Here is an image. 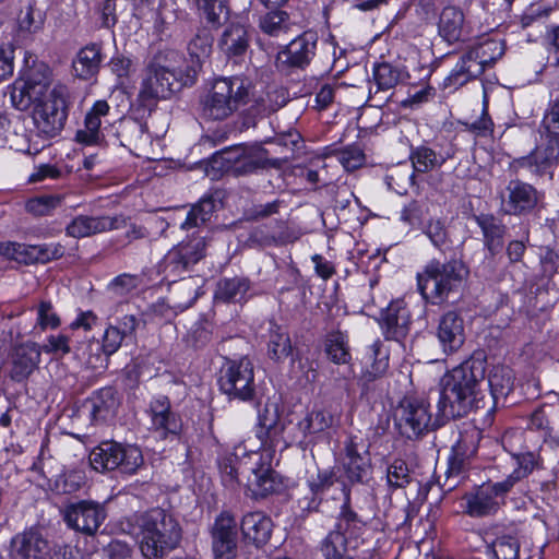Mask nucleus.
<instances>
[{"label": "nucleus", "instance_id": "obj_1", "mask_svg": "<svg viewBox=\"0 0 559 559\" xmlns=\"http://www.w3.org/2000/svg\"><path fill=\"white\" fill-rule=\"evenodd\" d=\"M484 361L472 359L448 371L440 379L437 414L424 396H405L397 405L394 418L400 432L408 439L416 438L444 424L450 418L463 417L484 407Z\"/></svg>", "mask_w": 559, "mask_h": 559}, {"label": "nucleus", "instance_id": "obj_2", "mask_svg": "<svg viewBox=\"0 0 559 559\" xmlns=\"http://www.w3.org/2000/svg\"><path fill=\"white\" fill-rule=\"evenodd\" d=\"M262 447V440L246 438L234 447L231 453L219 456L218 469L225 486L233 487L237 484L239 467L251 463L246 486L253 497L262 498L284 489L283 478L271 468L272 453L275 450Z\"/></svg>", "mask_w": 559, "mask_h": 559}, {"label": "nucleus", "instance_id": "obj_3", "mask_svg": "<svg viewBox=\"0 0 559 559\" xmlns=\"http://www.w3.org/2000/svg\"><path fill=\"white\" fill-rule=\"evenodd\" d=\"M139 540L140 550L146 559H159L173 550L181 538L176 520L162 509H153L136 519L132 532Z\"/></svg>", "mask_w": 559, "mask_h": 559}, {"label": "nucleus", "instance_id": "obj_4", "mask_svg": "<svg viewBox=\"0 0 559 559\" xmlns=\"http://www.w3.org/2000/svg\"><path fill=\"white\" fill-rule=\"evenodd\" d=\"M182 56L173 49L156 52L146 66L139 98L144 105L169 98L181 87L179 73Z\"/></svg>", "mask_w": 559, "mask_h": 559}, {"label": "nucleus", "instance_id": "obj_5", "mask_svg": "<svg viewBox=\"0 0 559 559\" xmlns=\"http://www.w3.org/2000/svg\"><path fill=\"white\" fill-rule=\"evenodd\" d=\"M71 105L69 88L61 83L49 85L44 90V96L35 98L33 120L38 131L52 138L62 129L68 118Z\"/></svg>", "mask_w": 559, "mask_h": 559}, {"label": "nucleus", "instance_id": "obj_6", "mask_svg": "<svg viewBox=\"0 0 559 559\" xmlns=\"http://www.w3.org/2000/svg\"><path fill=\"white\" fill-rule=\"evenodd\" d=\"M466 275L462 263L431 261L417 275L418 289L432 304L444 301L451 292L459 289Z\"/></svg>", "mask_w": 559, "mask_h": 559}, {"label": "nucleus", "instance_id": "obj_7", "mask_svg": "<svg viewBox=\"0 0 559 559\" xmlns=\"http://www.w3.org/2000/svg\"><path fill=\"white\" fill-rule=\"evenodd\" d=\"M248 91L243 82L235 79H218L203 100V112L214 120H222L247 103Z\"/></svg>", "mask_w": 559, "mask_h": 559}, {"label": "nucleus", "instance_id": "obj_8", "mask_svg": "<svg viewBox=\"0 0 559 559\" xmlns=\"http://www.w3.org/2000/svg\"><path fill=\"white\" fill-rule=\"evenodd\" d=\"M511 481L485 483L463 496L464 512L472 518L496 514L506 503Z\"/></svg>", "mask_w": 559, "mask_h": 559}, {"label": "nucleus", "instance_id": "obj_9", "mask_svg": "<svg viewBox=\"0 0 559 559\" xmlns=\"http://www.w3.org/2000/svg\"><path fill=\"white\" fill-rule=\"evenodd\" d=\"M222 392L231 399L251 401L255 385L253 367L248 359L229 361L221 371L218 380Z\"/></svg>", "mask_w": 559, "mask_h": 559}, {"label": "nucleus", "instance_id": "obj_10", "mask_svg": "<svg viewBox=\"0 0 559 559\" xmlns=\"http://www.w3.org/2000/svg\"><path fill=\"white\" fill-rule=\"evenodd\" d=\"M338 418L324 406H314L297 425V433L290 442L297 443L302 450L312 447L323 433L336 427Z\"/></svg>", "mask_w": 559, "mask_h": 559}, {"label": "nucleus", "instance_id": "obj_11", "mask_svg": "<svg viewBox=\"0 0 559 559\" xmlns=\"http://www.w3.org/2000/svg\"><path fill=\"white\" fill-rule=\"evenodd\" d=\"M105 518L106 512L104 508L93 501L71 503L63 510V519L67 525L87 535L94 534Z\"/></svg>", "mask_w": 559, "mask_h": 559}, {"label": "nucleus", "instance_id": "obj_12", "mask_svg": "<svg viewBox=\"0 0 559 559\" xmlns=\"http://www.w3.org/2000/svg\"><path fill=\"white\" fill-rule=\"evenodd\" d=\"M50 84V70L46 66L36 69L28 81H15L11 91L10 99L12 106L19 110H25L35 98L44 96V90Z\"/></svg>", "mask_w": 559, "mask_h": 559}, {"label": "nucleus", "instance_id": "obj_13", "mask_svg": "<svg viewBox=\"0 0 559 559\" xmlns=\"http://www.w3.org/2000/svg\"><path fill=\"white\" fill-rule=\"evenodd\" d=\"M559 157V138L549 131L545 140L538 144L535 151L515 162V167L526 168L533 174L542 175L550 173Z\"/></svg>", "mask_w": 559, "mask_h": 559}, {"label": "nucleus", "instance_id": "obj_14", "mask_svg": "<svg viewBox=\"0 0 559 559\" xmlns=\"http://www.w3.org/2000/svg\"><path fill=\"white\" fill-rule=\"evenodd\" d=\"M109 110L107 102H95L85 115L83 127L76 131V142L87 146L102 145L105 141Z\"/></svg>", "mask_w": 559, "mask_h": 559}, {"label": "nucleus", "instance_id": "obj_15", "mask_svg": "<svg viewBox=\"0 0 559 559\" xmlns=\"http://www.w3.org/2000/svg\"><path fill=\"white\" fill-rule=\"evenodd\" d=\"M215 559H234L237 548V522L228 512H222L212 527Z\"/></svg>", "mask_w": 559, "mask_h": 559}, {"label": "nucleus", "instance_id": "obj_16", "mask_svg": "<svg viewBox=\"0 0 559 559\" xmlns=\"http://www.w3.org/2000/svg\"><path fill=\"white\" fill-rule=\"evenodd\" d=\"M260 431L253 438L262 440L263 447L276 450L286 448L288 442L283 437V426L280 423L278 406L275 402H266L262 409L258 411Z\"/></svg>", "mask_w": 559, "mask_h": 559}, {"label": "nucleus", "instance_id": "obj_17", "mask_svg": "<svg viewBox=\"0 0 559 559\" xmlns=\"http://www.w3.org/2000/svg\"><path fill=\"white\" fill-rule=\"evenodd\" d=\"M343 467L350 483H362L370 474L369 451L357 437H350L345 443Z\"/></svg>", "mask_w": 559, "mask_h": 559}, {"label": "nucleus", "instance_id": "obj_18", "mask_svg": "<svg viewBox=\"0 0 559 559\" xmlns=\"http://www.w3.org/2000/svg\"><path fill=\"white\" fill-rule=\"evenodd\" d=\"M63 254V247L60 245H47L45 247L26 246L17 242L2 245V261L4 259L16 263H31L34 261H49Z\"/></svg>", "mask_w": 559, "mask_h": 559}, {"label": "nucleus", "instance_id": "obj_19", "mask_svg": "<svg viewBox=\"0 0 559 559\" xmlns=\"http://www.w3.org/2000/svg\"><path fill=\"white\" fill-rule=\"evenodd\" d=\"M12 551L22 559H46L50 547L43 530L29 527L15 535L11 542Z\"/></svg>", "mask_w": 559, "mask_h": 559}, {"label": "nucleus", "instance_id": "obj_20", "mask_svg": "<svg viewBox=\"0 0 559 559\" xmlns=\"http://www.w3.org/2000/svg\"><path fill=\"white\" fill-rule=\"evenodd\" d=\"M438 34L449 44L463 41L472 36L469 24L460 8L447 5L442 9L438 20Z\"/></svg>", "mask_w": 559, "mask_h": 559}, {"label": "nucleus", "instance_id": "obj_21", "mask_svg": "<svg viewBox=\"0 0 559 559\" xmlns=\"http://www.w3.org/2000/svg\"><path fill=\"white\" fill-rule=\"evenodd\" d=\"M316 43L317 38L313 33H304L296 37L277 53V67H304L308 64L314 55Z\"/></svg>", "mask_w": 559, "mask_h": 559}, {"label": "nucleus", "instance_id": "obj_22", "mask_svg": "<svg viewBox=\"0 0 559 559\" xmlns=\"http://www.w3.org/2000/svg\"><path fill=\"white\" fill-rule=\"evenodd\" d=\"M437 337L443 353L457 352L465 341L463 319L454 311H449L440 319Z\"/></svg>", "mask_w": 559, "mask_h": 559}, {"label": "nucleus", "instance_id": "obj_23", "mask_svg": "<svg viewBox=\"0 0 559 559\" xmlns=\"http://www.w3.org/2000/svg\"><path fill=\"white\" fill-rule=\"evenodd\" d=\"M151 424L160 437L176 436L181 430L180 418L170 411V404L166 396H158L150 404Z\"/></svg>", "mask_w": 559, "mask_h": 559}, {"label": "nucleus", "instance_id": "obj_24", "mask_svg": "<svg viewBox=\"0 0 559 559\" xmlns=\"http://www.w3.org/2000/svg\"><path fill=\"white\" fill-rule=\"evenodd\" d=\"M411 325V314L403 300L392 301L382 314V328L388 338L401 341Z\"/></svg>", "mask_w": 559, "mask_h": 559}, {"label": "nucleus", "instance_id": "obj_25", "mask_svg": "<svg viewBox=\"0 0 559 559\" xmlns=\"http://www.w3.org/2000/svg\"><path fill=\"white\" fill-rule=\"evenodd\" d=\"M124 221L120 217L78 216L67 226V235L73 238L90 237L94 234L119 228Z\"/></svg>", "mask_w": 559, "mask_h": 559}, {"label": "nucleus", "instance_id": "obj_26", "mask_svg": "<svg viewBox=\"0 0 559 559\" xmlns=\"http://www.w3.org/2000/svg\"><path fill=\"white\" fill-rule=\"evenodd\" d=\"M506 199L507 212L510 214H522L535 207L538 202L536 189L525 182L512 180L507 187Z\"/></svg>", "mask_w": 559, "mask_h": 559}, {"label": "nucleus", "instance_id": "obj_27", "mask_svg": "<svg viewBox=\"0 0 559 559\" xmlns=\"http://www.w3.org/2000/svg\"><path fill=\"white\" fill-rule=\"evenodd\" d=\"M198 261H200L198 252L183 251L175 247L167 252L160 261L158 269L166 280L175 282L190 265L195 264Z\"/></svg>", "mask_w": 559, "mask_h": 559}, {"label": "nucleus", "instance_id": "obj_28", "mask_svg": "<svg viewBox=\"0 0 559 559\" xmlns=\"http://www.w3.org/2000/svg\"><path fill=\"white\" fill-rule=\"evenodd\" d=\"M390 349L381 341L373 342L366 350L364 357L362 378L372 381L382 377L389 369Z\"/></svg>", "mask_w": 559, "mask_h": 559}, {"label": "nucleus", "instance_id": "obj_29", "mask_svg": "<svg viewBox=\"0 0 559 559\" xmlns=\"http://www.w3.org/2000/svg\"><path fill=\"white\" fill-rule=\"evenodd\" d=\"M241 531L247 540L262 545L271 536L272 521L262 512H250L242 518Z\"/></svg>", "mask_w": 559, "mask_h": 559}, {"label": "nucleus", "instance_id": "obj_30", "mask_svg": "<svg viewBox=\"0 0 559 559\" xmlns=\"http://www.w3.org/2000/svg\"><path fill=\"white\" fill-rule=\"evenodd\" d=\"M40 359V349L36 343L19 346L13 355L12 378L21 381L27 378L37 367Z\"/></svg>", "mask_w": 559, "mask_h": 559}, {"label": "nucleus", "instance_id": "obj_31", "mask_svg": "<svg viewBox=\"0 0 559 559\" xmlns=\"http://www.w3.org/2000/svg\"><path fill=\"white\" fill-rule=\"evenodd\" d=\"M349 522L347 520L338 523L337 528L330 532L322 544V555L324 559H353L347 551L353 547L352 542L345 536L344 530H347Z\"/></svg>", "mask_w": 559, "mask_h": 559}, {"label": "nucleus", "instance_id": "obj_32", "mask_svg": "<svg viewBox=\"0 0 559 559\" xmlns=\"http://www.w3.org/2000/svg\"><path fill=\"white\" fill-rule=\"evenodd\" d=\"M334 484V474L330 469H318L316 474H310L307 479L311 497H305L299 501L302 510H317L321 503L322 493Z\"/></svg>", "mask_w": 559, "mask_h": 559}, {"label": "nucleus", "instance_id": "obj_33", "mask_svg": "<svg viewBox=\"0 0 559 559\" xmlns=\"http://www.w3.org/2000/svg\"><path fill=\"white\" fill-rule=\"evenodd\" d=\"M116 399L111 389H102L90 397L83 408L94 424L111 417L116 409Z\"/></svg>", "mask_w": 559, "mask_h": 559}, {"label": "nucleus", "instance_id": "obj_34", "mask_svg": "<svg viewBox=\"0 0 559 559\" xmlns=\"http://www.w3.org/2000/svg\"><path fill=\"white\" fill-rule=\"evenodd\" d=\"M102 61L100 47L96 44L87 45L80 49L73 60L74 73L80 79H91L98 72Z\"/></svg>", "mask_w": 559, "mask_h": 559}, {"label": "nucleus", "instance_id": "obj_35", "mask_svg": "<svg viewBox=\"0 0 559 559\" xmlns=\"http://www.w3.org/2000/svg\"><path fill=\"white\" fill-rule=\"evenodd\" d=\"M479 63H475L473 55H464L451 73L444 79V87L456 90L468 81L479 76L483 73Z\"/></svg>", "mask_w": 559, "mask_h": 559}, {"label": "nucleus", "instance_id": "obj_36", "mask_svg": "<svg viewBox=\"0 0 559 559\" xmlns=\"http://www.w3.org/2000/svg\"><path fill=\"white\" fill-rule=\"evenodd\" d=\"M120 443L103 442L90 454V462L95 471H111L118 468L122 459L120 456Z\"/></svg>", "mask_w": 559, "mask_h": 559}, {"label": "nucleus", "instance_id": "obj_37", "mask_svg": "<svg viewBox=\"0 0 559 559\" xmlns=\"http://www.w3.org/2000/svg\"><path fill=\"white\" fill-rule=\"evenodd\" d=\"M513 371L504 365L493 366L488 374V384L495 403L506 397L513 388Z\"/></svg>", "mask_w": 559, "mask_h": 559}, {"label": "nucleus", "instance_id": "obj_38", "mask_svg": "<svg viewBox=\"0 0 559 559\" xmlns=\"http://www.w3.org/2000/svg\"><path fill=\"white\" fill-rule=\"evenodd\" d=\"M249 47L248 32L242 25H231L223 34L221 48L228 57H240Z\"/></svg>", "mask_w": 559, "mask_h": 559}, {"label": "nucleus", "instance_id": "obj_39", "mask_svg": "<svg viewBox=\"0 0 559 559\" xmlns=\"http://www.w3.org/2000/svg\"><path fill=\"white\" fill-rule=\"evenodd\" d=\"M228 154L233 156L227 157L226 160L235 163L236 169L245 173L260 167L265 160L264 151L258 145L250 147H236Z\"/></svg>", "mask_w": 559, "mask_h": 559}, {"label": "nucleus", "instance_id": "obj_40", "mask_svg": "<svg viewBox=\"0 0 559 559\" xmlns=\"http://www.w3.org/2000/svg\"><path fill=\"white\" fill-rule=\"evenodd\" d=\"M503 52V44L500 40L486 38L465 55H473V60L475 63H479L484 71L487 66L499 59Z\"/></svg>", "mask_w": 559, "mask_h": 559}, {"label": "nucleus", "instance_id": "obj_41", "mask_svg": "<svg viewBox=\"0 0 559 559\" xmlns=\"http://www.w3.org/2000/svg\"><path fill=\"white\" fill-rule=\"evenodd\" d=\"M249 282L246 278H225L217 285L215 298L223 301L240 302L246 299Z\"/></svg>", "mask_w": 559, "mask_h": 559}, {"label": "nucleus", "instance_id": "obj_42", "mask_svg": "<svg viewBox=\"0 0 559 559\" xmlns=\"http://www.w3.org/2000/svg\"><path fill=\"white\" fill-rule=\"evenodd\" d=\"M267 352L270 357L275 360H282L292 354L290 338L282 328H271Z\"/></svg>", "mask_w": 559, "mask_h": 559}, {"label": "nucleus", "instance_id": "obj_43", "mask_svg": "<svg viewBox=\"0 0 559 559\" xmlns=\"http://www.w3.org/2000/svg\"><path fill=\"white\" fill-rule=\"evenodd\" d=\"M325 352L329 358L335 364H347L350 360L347 337L342 332H332L328 335Z\"/></svg>", "mask_w": 559, "mask_h": 559}, {"label": "nucleus", "instance_id": "obj_44", "mask_svg": "<svg viewBox=\"0 0 559 559\" xmlns=\"http://www.w3.org/2000/svg\"><path fill=\"white\" fill-rule=\"evenodd\" d=\"M289 16L283 10H272L264 14L259 22L261 31L270 36H278L288 29Z\"/></svg>", "mask_w": 559, "mask_h": 559}, {"label": "nucleus", "instance_id": "obj_45", "mask_svg": "<svg viewBox=\"0 0 559 559\" xmlns=\"http://www.w3.org/2000/svg\"><path fill=\"white\" fill-rule=\"evenodd\" d=\"M214 212V202L212 199H202L198 204L191 207L187 213L186 219L181 223L182 229L198 227L207 222Z\"/></svg>", "mask_w": 559, "mask_h": 559}, {"label": "nucleus", "instance_id": "obj_46", "mask_svg": "<svg viewBox=\"0 0 559 559\" xmlns=\"http://www.w3.org/2000/svg\"><path fill=\"white\" fill-rule=\"evenodd\" d=\"M63 198L61 194H40L26 202V210L37 216L48 215L61 205Z\"/></svg>", "mask_w": 559, "mask_h": 559}, {"label": "nucleus", "instance_id": "obj_47", "mask_svg": "<svg viewBox=\"0 0 559 559\" xmlns=\"http://www.w3.org/2000/svg\"><path fill=\"white\" fill-rule=\"evenodd\" d=\"M516 467L503 481H511V488L520 479L528 476L535 468L539 466V461L536 454L532 452L522 453L514 456Z\"/></svg>", "mask_w": 559, "mask_h": 559}, {"label": "nucleus", "instance_id": "obj_48", "mask_svg": "<svg viewBox=\"0 0 559 559\" xmlns=\"http://www.w3.org/2000/svg\"><path fill=\"white\" fill-rule=\"evenodd\" d=\"M36 326L41 331L56 330L61 324V319L50 301L41 300L36 307Z\"/></svg>", "mask_w": 559, "mask_h": 559}, {"label": "nucleus", "instance_id": "obj_49", "mask_svg": "<svg viewBox=\"0 0 559 559\" xmlns=\"http://www.w3.org/2000/svg\"><path fill=\"white\" fill-rule=\"evenodd\" d=\"M478 224L484 233L486 243L490 251H496L502 246V226L492 216H481Z\"/></svg>", "mask_w": 559, "mask_h": 559}, {"label": "nucleus", "instance_id": "obj_50", "mask_svg": "<svg viewBox=\"0 0 559 559\" xmlns=\"http://www.w3.org/2000/svg\"><path fill=\"white\" fill-rule=\"evenodd\" d=\"M120 457L121 463H119L118 468L121 469V472L127 474H134L139 467L143 464V455L140 448L136 445L128 444L122 445L120 444Z\"/></svg>", "mask_w": 559, "mask_h": 559}, {"label": "nucleus", "instance_id": "obj_51", "mask_svg": "<svg viewBox=\"0 0 559 559\" xmlns=\"http://www.w3.org/2000/svg\"><path fill=\"white\" fill-rule=\"evenodd\" d=\"M199 11L212 24H219L226 19L228 10L225 0H195Z\"/></svg>", "mask_w": 559, "mask_h": 559}, {"label": "nucleus", "instance_id": "obj_52", "mask_svg": "<svg viewBox=\"0 0 559 559\" xmlns=\"http://www.w3.org/2000/svg\"><path fill=\"white\" fill-rule=\"evenodd\" d=\"M520 544L516 537L503 535L491 545V551L497 559H519Z\"/></svg>", "mask_w": 559, "mask_h": 559}, {"label": "nucleus", "instance_id": "obj_53", "mask_svg": "<svg viewBox=\"0 0 559 559\" xmlns=\"http://www.w3.org/2000/svg\"><path fill=\"white\" fill-rule=\"evenodd\" d=\"M413 168L419 173H426L433 167L441 165L442 159L428 147H419L412 155Z\"/></svg>", "mask_w": 559, "mask_h": 559}, {"label": "nucleus", "instance_id": "obj_54", "mask_svg": "<svg viewBox=\"0 0 559 559\" xmlns=\"http://www.w3.org/2000/svg\"><path fill=\"white\" fill-rule=\"evenodd\" d=\"M39 349L46 354L63 357L71 352L70 337L64 334H51L47 336Z\"/></svg>", "mask_w": 559, "mask_h": 559}, {"label": "nucleus", "instance_id": "obj_55", "mask_svg": "<svg viewBox=\"0 0 559 559\" xmlns=\"http://www.w3.org/2000/svg\"><path fill=\"white\" fill-rule=\"evenodd\" d=\"M373 78L380 90H389L397 84L400 72L389 63H381L374 68Z\"/></svg>", "mask_w": 559, "mask_h": 559}, {"label": "nucleus", "instance_id": "obj_56", "mask_svg": "<svg viewBox=\"0 0 559 559\" xmlns=\"http://www.w3.org/2000/svg\"><path fill=\"white\" fill-rule=\"evenodd\" d=\"M337 159L347 171H352L361 167L366 162L362 150L356 145H350L343 148L337 154Z\"/></svg>", "mask_w": 559, "mask_h": 559}, {"label": "nucleus", "instance_id": "obj_57", "mask_svg": "<svg viewBox=\"0 0 559 559\" xmlns=\"http://www.w3.org/2000/svg\"><path fill=\"white\" fill-rule=\"evenodd\" d=\"M386 479L391 487L402 488L406 486L411 477L405 462L401 460L394 461L388 468Z\"/></svg>", "mask_w": 559, "mask_h": 559}, {"label": "nucleus", "instance_id": "obj_58", "mask_svg": "<svg viewBox=\"0 0 559 559\" xmlns=\"http://www.w3.org/2000/svg\"><path fill=\"white\" fill-rule=\"evenodd\" d=\"M211 49L212 37L209 34L197 35L188 47L191 58L195 59L197 63H201L210 55Z\"/></svg>", "mask_w": 559, "mask_h": 559}, {"label": "nucleus", "instance_id": "obj_59", "mask_svg": "<svg viewBox=\"0 0 559 559\" xmlns=\"http://www.w3.org/2000/svg\"><path fill=\"white\" fill-rule=\"evenodd\" d=\"M110 69L118 79V84L124 86L129 76L134 72L131 59L116 56L110 60Z\"/></svg>", "mask_w": 559, "mask_h": 559}, {"label": "nucleus", "instance_id": "obj_60", "mask_svg": "<svg viewBox=\"0 0 559 559\" xmlns=\"http://www.w3.org/2000/svg\"><path fill=\"white\" fill-rule=\"evenodd\" d=\"M124 338L123 332L115 325H109L103 337V352L106 356L115 354L121 346L122 340Z\"/></svg>", "mask_w": 559, "mask_h": 559}, {"label": "nucleus", "instance_id": "obj_61", "mask_svg": "<svg viewBox=\"0 0 559 559\" xmlns=\"http://www.w3.org/2000/svg\"><path fill=\"white\" fill-rule=\"evenodd\" d=\"M488 99L486 92L484 93L483 112L479 119L467 122L469 129L478 135H487L492 131V120L487 114Z\"/></svg>", "mask_w": 559, "mask_h": 559}, {"label": "nucleus", "instance_id": "obj_62", "mask_svg": "<svg viewBox=\"0 0 559 559\" xmlns=\"http://www.w3.org/2000/svg\"><path fill=\"white\" fill-rule=\"evenodd\" d=\"M424 217V207L418 202H411L403 207L400 214V221L411 227L421 224Z\"/></svg>", "mask_w": 559, "mask_h": 559}, {"label": "nucleus", "instance_id": "obj_63", "mask_svg": "<svg viewBox=\"0 0 559 559\" xmlns=\"http://www.w3.org/2000/svg\"><path fill=\"white\" fill-rule=\"evenodd\" d=\"M425 234L436 247H442L447 241V233L440 221H430L425 228Z\"/></svg>", "mask_w": 559, "mask_h": 559}, {"label": "nucleus", "instance_id": "obj_64", "mask_svg": "<svg viewBox=\"0 0 559 559\" xmlns=\"http://www.w3.org/2000/svg\"><path fill=\"white\" fill-rule=\"evenodd\" d=\"M547 40L549 59L554 66L559 67V26L548 33Z\"/></svg>", "mask_w": 559, "mask_h": 559}]
</instances>
